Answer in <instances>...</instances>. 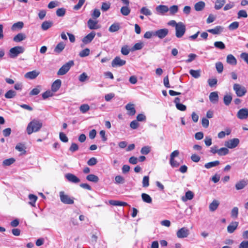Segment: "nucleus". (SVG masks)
<instances>
[{
  "instance_id": "obj_37",
  "label": "nucleus",
  "mask_w": 248,
  "mask_h": 248,
  "mask_svg": "<svg viewBox=\"0 0 248 248\" xmlns=\"http://www.w3.org/2000/svg\"><path fill=\"white\" fill-rule=\"evenodd\" d=\"M189 74L194 78H198L201 76V70H195L193 69H191L189 71Z\"/></svg>"
},
{
  "instance_id": "obj_7",
  "label": "nucleus",
  "mask_w": 248,
  "mask_h": 248,
  "mask_svg": "<svg viewBox=\"0 0 248 248\" xmlns=\"http://www.w3.org/2000/svg\"><path fill=\"white\" fill-rule=\"evenodd\" d=\"M240 140L237 138H234L227 141L224 142V145L229 149H233L236 147L239 144Z\"/></svg>"
},
{
  "instance_id": "obj_33",
  "label": "nucleus",
  "mask_w": 248,
  "mask_h": 248,
  "mask_svg": "<svg viewBox=\"0 0 248 248\" xmlns=\"http://www.w3.org/2000/svg\"><path fill=\"white\" fill-rule=\"evenodd\" d=\"M229 150L227 148L222 147L218 149L217 154L219 156H224L228 154Z\"/></svg>"
},
{
  "instance_id": "obj_40",
  "label": "nucleus",
  "mask_w": 248,
  "mask_h": 248,
  "mask_svg": "<svg viewBox=\"0 0 248 248\" xmlns=\"http://www.w3.org/2000/svg\"><path fill=\"white\" fill-rule=\"evenodd\" d=\"M16 95V92L12 90H9L5 94V97L6 98L10 99L15 97Z\"/></svg>"
},
{
  "instance_id": "obj_21",
  "label": "nucleus",
  "mask_w": 248,
  "mask_h": 248,
  "mask_svg": "<svg viewBox=\"0 0 248 248\" xmlns=\"http://www.w3.org/2000/svg\"><path fill=\"white\" fill-rule=\"evenodd\" d=\"M209 100L212 103H217L218 101V95L217 92H214L211 93L209 95Z\"/></svg>"
},
{
  "instance_id": "obj_60",
  "label": "nucleus",
  "mask_w": 248,
  "mask_h": 248,
  "mask_svg": "<svg viewBox=\"0 0 248 248\" xmlns=\"http://www.w3.org/2000/svg\"><path fill=\"white\" fill-rule=\"evenodd\" d=\"M60 139L63 142H67L68 141V139L65 134L62 132H60L59 134Z\"/></svg>"
},
{
  "instance_id": "obj_63",
  "label": "nucleus",
  "mask_w": 248,
  "mask_h": 248,
  "mask_svg": "<svg viewBox=\"0 0 248 248\" xmlns=\"http://www.w3.org/2000/svg\"><path fill=\"white\" fill-rule=\"evenodd\" d=\"M240 57L248 64V53H242L240 55Z\"/></svg>"
},
{
  "instance_id": "obj_12",
  "label": "nucleus",
  "mask_w": 248,
  "mask_h": 248,
  "mask_svg": "<svg viewBox=\"0 0 248 248\" xmlns=\"http://www.w3.org/2000/svg\"><path fill=\"white\" fill-rule=\"evenodd\" d=\"M237 117L241 120L246 119L248 117V109L246 108L240 109L237 113Z\"/></svg>"
},
{
  "instance_id": "obj_42",
  "label": "nucleus",
  "mask_w": 248,
  "mask_h": 248,
  "mask_svg": "<svg viewBox=\"0 0 248 248\" xmlns=\"http://www.w3.org/2000/svg\"><path fill=\"white\" fill-rule=\"evenodd\" d=\"M115 183L117 184H123L125 183V179L122 176L117 175L115 177Z\"/></svg>"
},
{
  "instance_id": "obj_11",
  "label": "nucleus",
  "mask_w": 248,
  "mask_h": 248,
  "mask_svg": "<svg viewBox=\"0 0 248 248\" xmlns=\"http://www.w3.org/2000/svg\"><path fill=\"white\" fill-rule=\"evenodd\" d=\"M169 10V7L167 5H159L155 7V12L157 15H164Z\"/></svg>"
},
{
  "instance_id": "obj_44",
  "label": "nucleus",
  "mask_w": 248,
  "mask_h": 248,
  "mask_svg": "<svg viewBox=\"0 0 248 248\" xmlns=\"http://www.w3.org/2000/svg\"><path fill=\"white\" fill-rule=\"evenodd\" d=\"M29 199L30 200L29 203L32 205L34 206V204L37 200V197L33 194H30L29 195Z\"/></svg>"
},
{
  "instance_id": "obj_35",
  "label": "nucleus",
  "mask_w": 248,
  "mask_h": 248,
  "mask_svg": "<svg viewBox=\"0 0 248 248\" xmlns=\"http://www.w3.org/2000/svg\"><path fill=\"white\" fill-rule=\"evenodd\" d=\"M86 179L88 181L94 183H97L99 181L98 177L96 175L92 174L87 175Z\"/></svg>"
},
{
  "instance_id": "obj_27",
  "label": "nucleus",
  "mask_w": 248,
  "mask_h": 248,
  "mask_svg": "<svg viewBox=\"0 0 248 248\" xmlns=\"http://www.w3.org/2000/svg\"><path fill=\"white\" fill-rule=\"evenodd\" d=\"M247 185V182L244 180H242L235 184V188L237 190H241L244 188Z\"/></svg>"
},
{
  "instance_id": "obj_2",
  "label": "nucleus",
  "mask_w": 248,
  "mask_h": 248,
  "mask_svg": "<svg viewBox=\"0 0 248 248\" xmlns=\"http://www.w3.org/2000/svg\"><path fill=\"white\" fill-rule=\"evenodd\" d=\"M61 201L65 204H72L74 203V198L71 197L68 195L66 194L64 191H61L59 193Z\"/></svg>"
},
{
  "instance_id": "obj_24",
  "label": "nucleus",
  "mask_w": 248,
  "mask_h": 248,
  "mask_svg": "<svg viewBox=\"0 0 248 248\" xmlns=\"http://www.w3.org/2000/svg\"><path fill=\"white\" fill-rule=\"evenodd\" d=\"M227 62L230 64L235 65L237 63V60L232 54H229L227 56Z\"/></svg>"
},
{
  "instance_id": "obj_26",
  "label": "nucleus",
  "mask_w": 248,
  "mask_h": 248,
  "mask_svg": "<svg viewBox=\"0 0 248 248\" xmlns=\"http://www.w3.org/2000/svg\"><path fill=\"white\" fill-rule=\"evenodd\" d=\"M219 204L218 201L217 200H214L209 205V210L211 212L215 211L218 207Z\"/></svg>"
},
{
  "instance_id": "obj_49",
  "label": "nucleus",
  "mask_w": 248,
  "mask_h": 248,
  "mask_svg": "<svg viewBox=\"0 0 248 248\" xmlns=\"http://www.w3.org/2000/svg\"><path fill=\"white\" fill-rule=\"evenodd\" d=\"M142 183V186L144 187H147L149 186V177L148 176L143 177Z\"/></svg>"
},
{
  "instance_id": "obj_39",
  "label": "nucleus",
  "mask_w": 248,
  "mask_h": 248,
  "mask_svg": "<svg viewBox=\"0 0 248 248\" xmlns=\"http://www.w3.org/2000/svg\"><path fill=\"white\" fill-rule=\"evenodd\" d=\"M140 13L146 16H151L152 14V12L146 7H143L140 10Z\"/></svg>"
},
{
  "instance_id": "obj_30",
  "label": "nucleus",
  "mask_w": 248,
  "mask_h": 248,
  "mask_svg": "<svg viewBox=\"0 0 248 248\" xmlns=\"http://www.w3.org/2000/svg\"><path fill=\"white\" fill-rule=\"evenodd\" d=\"M226 2L225 0H217L215 4V9L216 10L220 9Z\"/></svg>"
},
{
  "instance_id": "obj_6",
  "label": "nucleus",
  "mask_w": 248,
  "mask_h": 248,
  "mask_svg": "<svg viewBox=\"0 0 248 248\" xmlns=\"http://www.w3.org/2000/svg\"><path fill=\"white\" fill-rule=\"evenodd\" d=\"M176 36L177 38H181L186 32V26L183 22H178V25L175 28Z\"/></svg>"
},
{
  "instance_id": "obj_46",
  "label": "nucleus",
  "mask_w": 248,
  "mask_h": 248,
  "mask_svg": "<svg viewBox=\"0 0 248 248\" xmlns=\"http://www.w3.org/2000/svg\"><path fill=\"white\" fill-rule=\"evenodd\" d=\"M216 68L218 73H221L223 70V65L221 62H217L216 63Z\"/></svg>"
},
{
  "instance_id": "obj_64",
  "label": "nucleus",
  "mask_w": 248,
  "mask_h": 248,
  "mask_svg": "<svg viewBox=\"0 0 248 248\" xmlns=\"http://www.w3.org/2000/svg\"><path fill=\"white\" fill-rule=\"evenodd\" d=\"M239 248H248V241H242L239 245Z\"/></svg>"
},
{
  "instance_id": "obj_54",
  "label": "nucleus",
  "mask_w": 248,
  "mask_h": 248,
  "mask_svg": "<svg viewBox=\"0 0 248 248\" xmlns=\"http://www.w3.org/2000/svg\"><path fill=\"white\" fill-rule=\"evenodd\" d=\"M85 0H79L78 3L73 7V9L77 11L80 9L85 2Z\"/></svg>"
},
{
  "instance_id": "obj_36",
  "label": "nucleus",
  "mask_w": 248,
  "mask_h": 248,
  "mask_svg": "<svg viewBox=\"0 0 248 248\" xmlns=\"http://www.w3.org/2000/svg\"><path fill=\"white\" fill-rule=\"evenodd\" d=\"M24 23L23 22L19 21L14 24L11 28L12 30L15 31L16 29H21L23 27Z\"/></svg>"
},
{
  "instance_id": "obj_41",
  "label": "nucleus",
  "mask_w": 248,
  "mask_h": 248,
  "mask_svg": "<svg viewBox=\"0 0 248 248\" xmlns=\"http://www.w3.org/2000/svg\"><path fill=\"white\" fill-rule=\"evenodd\" d=\"M15 162V159L14 158H10L5 159L2 162V165L4 166H9L13 164Z\"/></svg>"
},
{
  "instance_id": "obj_22",
  "label": "nucleus",
  "mask_w": 248,
  "mask_h": 248,
  "mask_svg": "<svg viewBox=\"0 0 248 248\" xmlns=\"http://www.w3.org/2000/svg\"><path fill=\"white\" fill-rule=\"evenodd\" d=\"M65 44L61 42L57 44L54 48V52L57 54H60L65 48Z\"/></svg>"
},
{
  "instance_id": "obj_58",
  "label": "nucleus",
  "mask_w": 248,
  "mask_h": 248,
  "mask_svg": "<svg viewBox=\"0 0 248 248\" xmlns=\"http://www.w3.org/2000/svg\"><path fill=\"white\" fill-rule=\"evenodd\" d=\"M69 150L70 152L74 153L78 150V146L75 143H72Z\"/></svg>"
},
{
  "instance_id": "obj_48",
  "label": "nucleus",
  "mask_w": 248,
  "mask_h": 248,
  "mask_svg": "<svg viewBox=\"0 0 248 248\" xmlns=\"http://www.w3.org/2000/svg\"><path fill=\"white\" fill-rule=\"evenodd\" d=\"M214 46L220 49H223L225 48V44L221 41H217L214 43Z\"/></svg>"
},
{
  "instance_id": "obj_61",
  "label": "nucleus",
  "mask_w": 248,
  "mask_h": 248,
  "mask_svg": "<svg viewBox=\"0 0 248 248\" xmlns=\"http://www.w3.org/2000/svg\"><path fill=\"white\" fill-rule=\"evenodd\" d=\"M100 16V11L97 9H94L93 10V13L92 14V16L94 19H96V18L99 17Z\"/></svg>"
},
{
  "instance_id": "obj_18",
  "label": "nucleus",
  "mask_w": 248,
  "mask_h": 248,
  "mask_svg": "<svg viewBox=\"0 0 248 248\" xmlns=\"http://www.w3.org/2000/svg\"><path fill=\"white\" fill-rule=\"evenodd\" d=\"M224 28L221 26H217L214 29H208L207 31L213 34H219L223 32Z\"/></svg>"
},
{
  "instance_id": "obj_52",
  "label": "nucleus",
  "mask_w": 248,
  "mask_h": 248,
  "mask_svg": "<svg viewBox=\"0 0 248 248\" xmlns=\"http://www.w3.org/2000/svg\"><path fill=\"white\" fill-rule=\"evenodd\" d=\"M89 109L90 107L88 104H83L79 108L80 111L83 113H86Z\"/></svg>"
},
{
  "instance_id": "obj_34",
  "label": "nucleus",
  "mask_w": 248,
  "mask_h": 248,
  "mask_svg": "<svg viewBox=\"0 0 248 248\" xmlns=\"http://www.w3.org/2000/svg\"><path fill=\"white\" fill-rule=\"evenodd\" d=\"M120 28L119 23H113L109 28L108 31L111 32H114L118 31Z\"/></svg>"
},
{
  "instance_id": "obj_29",
  "label": "nucleus",
  "mask_w": 248,
  "mask_h": 248,
  "mask_svg": "<svg viewBox=\"0 0 248 248\" xmlns=\"http://www.w3.org/2000/svg\"><path fill=\"white\" fill-rule=\"evenodd\" d=\"M52 21H45L41 25L42 29L44 31H46L50 28L52 26Z\"/></svg>"
},
{
  "instance_id": "obj_31",
  "label": "nucleus",
  "mask_w": 248,
  "mask_h": 248,
  "mask_svg": "<svg viewBox=\"0 0 248 248\" xmlns=\"http://www.w3.org/2000/svg\"><path fill=\"white\" fill-rule=\"evenodd\" d=\"M194 197V194L191 191H188L185 194V197L182 198V200L186 202L187 200H191Z\"/></svg>"
},
{
  "instance_id": "obj_53",
  "label": "nucleus",
  "mask_w": 248,
  "mask_h": 248,
  "mask_svg": "<svg viewBox=\"0 0 248 248\" xmlns=\"http://www.w3.org/2000/svg\"><path fill=\"white\" fill-rule=\"evenodd\" d=\"M65 9L64 8H61L57 9L56 11V15L58 16L62 17L65 14Z\"/></svg>"
},
{
  "instance_id": "obj_15",
  "label": "nucleus",
  "mask_w": 248,
  "mask_h": 248,
  "mask_svg": "<svg viewBox=\"0 0 248 248\" xmlns=\"http://www.w3.org/2000/svg\"><path fill=\"white\" fill-rule=\"evenodd\" d=\"M95 36V33L94 31H92L89 34L85 36L82 40V42L87 44L92 42Z\"/></svg>"
},
{
  "instance_id": "obj_17",
  "label": "nucleus",
  "mask_w": 248,
  "mask_h": 248,
  "mask_svg": "<svg viewBox=\"0 0 248 248\" xmlns=\"http://www.w3.org/2000/svg\"><path fill=\"white\" fill-rule=\"evenodd\" d=\"M39 74L40 72L39 71L35 70L26 73L25 75V77L27 78L33 79L35 78L39 75Z\"/></svg>"
},
{
  "instance_id": "obj_47",
  "label": "nucleus",
  "mask_w": 248,
  "mask_h": 248,
  "mask_svg": "<svg viewBox=\"0 0 248 248\" xmlns=\"http://www.w3.org/2000/svg\"><path fill=\"white\" fill-rule=\"evenodd\" d=\"M231 217L234 218H236L238 215V208L237 207H234L231 211Z\"/></svg>"
},
{
  "instance_id": "obj_16",
  "label": "nucleus",
  "mask_w": 248,
  "mask_h": 248,
  "mask_svg": "<svg viewBox=\"0 0 248 248\" xmlns=\"http://www.w3.org/2000/svg\"><path fill=\"white\" fill-rule=\"evenodd\" d=\"M65 177L69 182L77 184L80 182V179L72 173H67Z\"/></svg>"
},
{
  "instance_id": "obj_51",
  "label": "nucleus",
  "mask_w": 248,
  "mask_h": 248,
  "mask_svg": "<svg viewBox=\"0 0 248 248\" xmlns=\"http://www.w3.org/2000/svg\"><path fill=\"white\" fill-rule=\"evenodd\" d=\"M90 50L89 48H85L81 51L79 54V55L81 57H85L88 56L90 54Z\"/></svg>"
},
{
  "instance_id": "obj_10",
  "label": "nucleus",
  "mask_w": 248,
  "mask_h": 248,
  "mask_svg": "<svg viewBox=\"0 0 248 248\" xmlns=\"http://www.w3.org/2000/svg\"><path fill=\"white\" fill-rule=\"evenodd\" d=\"M168 33L169 30L168 29H161L155 31V36H156L159 39H163L165 38Z\"/></svg>"
},
{
  "instance_id": "obj_19",
  "label": "nucleus",
  "mask_w": 248,
  "mask_h": 248,
  "mask_svg": "<svg viewBox=\"0 0 248 248\" xmlns=\"http://www.w3.org/2000/svg\"><path fill=\"white\" fill-rule=\"evenodd\" d=\"M239 223L237 221L231 222L227 227V231L230 233H233L237 229Z\"/></svg>"
},
{
  "instance_id": "obj_38",
  "label": "nucleus",
  "mask_w": 248,
  "mask_h": 248,
  "mask_svg": "<svg viewBox=\"0 0 248 248\" xmlns=\"http://www.w3.org/2000/svg\"><path fill=\"white\" fill-rule=\"evenodd\" d=\"M130 9L129 6H123L121 8V14L124 16H128L130 13Z\"/></svg>"
},
{
  "instance_id": "obj_5",
  "label": "nucleus",
  "mask_w": 248,
  "mask_h": 248,
  "mask_svg": "<svg viewBox=\"0 0 248 248\" xmlns=\"http://www.w3.org/2000/svg\"><path fill=\"white\" fill-rule=\"evenodd\" d=\"M24 51V48L21 46H16L11 48L9 51V56L11 58L16 57L19 54L23 53Z\"/></svg>"
},
{
  "instance_id": "obj_23",
  "label": "nucleus",
  "mask_w": 248,
  "mask_h": 248,
  "mask_svg": "<svg viewBox=\"0 0 248 248\" xmlns=\"http://www.w3.org/2000/svg\"><path fill=\"white\" fill-rule=\"evenodd\" d=\"M205 6V4L204 2L200 1L195 4L194 8L196 11H201L204 9Z\"/></svg>"
},
{
  "instance_id": "obj_59",
  "label": "nucleus",
  "mask_w": 248,
  "mask_h": 248,
  "mask_svg": "<svg viewBox=\"0 0 248 248\" xmlns=\"http://www.w3.org/2000/svg\"><path fill=\"white\" fill-rule=\"evenodd\" d=\"M89 77L86 73H82L78 78V79L80 82H84L86 79H88Z\"/></svg>"
},
{
  "instance_id": "obj_4",
  "label": "nucleus",
  "mask_w": 248,
  "mask_h": 248,
  "mask_svg": "<svg viewBox=\"0 0 248 248\" xmlns=\"http://www.w3.org/2000/svg\"><path fill=\"white\" fill-rule=\"evenodd\" d=\"M233 89L235 91L236 95L238 97L244 96L247 93L246 88L244 86L238 83L233 84Z\"/></svg>"
},
{
  "instance_id": "obj_20",
  "label": "nucleus",
  "mask_w": 248,
  "mask_h": 248,
  "mask_svg": "<svg viewBox=\"0 0 248 248\" xmlns=\"http://www.w3.org/2000/svg\"><path fill=\"white\" fill-rule=\"evenodd\" d=\"M62 81L60 79L56 80L51 86V90L53 92H56L61 87Z\"/></svg>"
},
{
  "instance_id": "obj_1",
  "label": "nucleus",
  "mask_w": 248,
  "mask_h": 248,
  "mask_svg": "<svg viewBox=\"0 0 248 248\" xmlns=\"http://www.w3.org/2000/svg\"><path fill=\"white\" fill-rule=\"evenodd\" d=\"M43 126V124L40 120L33 119L30 122L27 127L26 131L28 135L33 132L39 131Z\"/></svg>"
},
{
  "instance_id": "obj_13",
  "label": "nucleus",
  "mask_w": 248,
  "mask_h": 248,
  "mask_svg": "<svg viewBox=\"0 0 248 248\" xmlns=\"http://www.w3.org/2000/svg\"><path fill=\"white\" fill-rule=\"evenodd\" d=\"M88 28L91 30H96L100 28V26L98 24V21L90 19L87 22Z\"/></svg>"
},
{
  "instance_id": "obj_45",
  "label": "nucleus",
  "mask_w": 248,
  "mask_h": 248,
  "mask_svg": "<svg viewBox=\"0 0 248 248\" xmlns=\"http://www.w3.org/2000/svg\"><path fill=\"white\" fill-rule=\"evenodd\" d=\"M239 24V22L237 21L233 22L230 24V25L228 26V29L231 31L235 30L238 28Z\"/></svg>"
},
{
  "instance_id": "obj_14",
  "label": "nucleus",
  "mask_w": 248,
  "mask_h": 248,
  "mask_svg": "<svg viewBox=\"0 0 248 248\" xmlns=\"http://www.w3.org/2000/svg\"><path fill=\"white\" fill-rule=\"evenodd\" d=\"M125 108L127 110V115L133 116L135 114L136 111L135 108V106L133 104L128 103L125 106Z\"/></svg>"
},
{
  "instance_id": "obj_25",
  "label": "nucleus",
  "mask_w": 248,
  "mask_h": 248,
  "mask_svg": "<svg viewBox=\"0 0 248 248\" xmlns=\"http://www.w3.org/2000/svg\"><path fill=\"white\" fill-rule=\"evenodd\" d=\"M220 164V162L218 160H216L212 162H210L204 164V167L207 169H209L213 167L218 166Z\"/></svg>"
},
{
  "instance_id": "obj_50",
  "label": "nucleus",
  "mask_w": 248,
  "mask_h": 248,
  "mask_svg": "<svg viewBox=\"0 0 248 248\" xmlns=\"http://www.w3.org/2000/svg\"><path fill=\"white\" fill-rule=\"evenodd\" d=\"M150 151H151L150 147L148 146H145L141 148V149L140 150V153L142 155H146L148 154L150 152Z\"/></svg>"
},
{
  "instance_id": "obj_56",
  "label": "nucleus",
  "mask_w": 248,
  "mask_h": 248,
  "mask_svg": "<svg viewBox=\"0 0 248 248\" xmlns=\"http://www.w3.org/2000/svg\"><path fill=\"white\" fill-rule=\"evenodd\" d=\"M110 6L109 2H103L101 9L103 11H107L110 8Z\"/></svg>"
},
{
  "instance_id": "obj_43",
  "label": "nucleus",
  "mask_w": 248,
  "mask_h": 248,
  "mask_svg": "<svg viewBox=\"0 0 248 248\" xmlns=\"http://www.w3.org/2000/svg\"><path fill=\"white\" fill-rule=\"evenodd\" d=\"M232 100V96L230 95H225L223 97V102L225 105L228 106Z\"/></svg>"
},
{
  "instance_id": "obj_3",
  "label": "nucleus",
  "mask_w": 248,
  "mask_h": 248,
  "mask_svg": "<svg viewBox=\"0 0 248 248\" xmlns=\"http://www.w3.org/2000/svg\"><path fill=\"white\" fill-rule=\"evenodd\" d=\"M74 65L73 61H69L65 64L63 65L58 70L57 72L58 75L62 76L67 73L70 70V68Z\"/></svg>"
},
{
  "instance_id": "obj_9",
  "label": "nucleus",
  "mask_w": 248,
  "mask_h": 248,
  "mask_svg": "<svg viewBox=\"0 0 248 248\" xmlns=\"http://www.w3.org/2000/svg\"><path fill=\"white\" fill-rule=\"evenodd\" d=\"M126 63L125 60H122L119 57H116L111 62V66L113 67H121Z\"/></svg>"
},
{
  "instance_id": "obj_8",
  "label": "nucleus",
  "mask_w": 248,
  "mask_h": 248,
  "mask_svg": "<svg viewBox=\"0 0 248 248\" xmlns=\"http://www.w3.org/2000/svg\"><path fill=\"white\" fill-rule=\"evenodd\" d=\"M189 234V230L186 227L179 229L176 232V236L178 238H186Z\"/></svg>"
},
{
  "instance_id": "obj_62",
  "label": "nucleus",
  "mask_w": 248,
  "mask_h": 248,
  "mask_svg": "<svg viewBox=\"0 0 248 248\" xmlns=\"http://www.w3.org/2000/svg\"><path fill=\"white\" fill-rule=\"evenodd\" d=\"M130 127L133 129H136L139 126V124L136 120H134L130 123Z\"/></svg>"
},
{
  "instance_id": "obj_32",
  "label": "nucleus",
  "mask_w": 248,
  "mask_h": 248,
  "mask_svg": "<svg viewBox=\"0 0 248 248\" xmlns=\"http://www.w3.org/2000/svg\"><path fill=\"white\" fill-rule=\"evenodd\" d=\"M141 196L142 200L144 202L148 203H152V199L148 194L146 193H142Z\"/></svg>"
},
{
  "instance_id": "obj_28",
  "label": "nucleus",
  "mask_w": 248,
  "mask_h": 248,
  "mask_svg": "<svg viewBox=\"0 0 248 248\" xmlns=\"http://www.w3.org/2000/svg\"><path fill=\"white\" fill-rule=\"evenodd\" d=\"M25 38L26 35L25 34L22 33H19L14 37L13 40L16 42H19L25 40Z\"/></svg>"
},
{
  "instance_id": "obj_57",
  "label": "nucleus",
  "mask_w": 248,
  "mask_h": 248,
  "mask_svg": "<svg viewBox=\"0 0 248 248\" xmlns=\"http://www.w3.org/2000/svg\"><path fill=\"white\" fill-rule=\"evenodd\" d=\"M238 18H240L241 17H245L246 18L248 17V14L247 12L244 10H240L238 12Z\"/></svg>"
},
{
  "instance_id": "obj_55",
  "label": "nucleus",
  "mask_w": 248,
  "mask_h": 248,
  "mask_svg": "<svg viewBox=\"0 0 248 248\" xmlns=\"http://www.w3.org/2000/svg\"><path fill=\"white\" fill-rule=\"evenodd\" d=\"M169 9L170 14V15H174L178 10V7L177 5H172Z\"/></svg>"
}]
</instances>
